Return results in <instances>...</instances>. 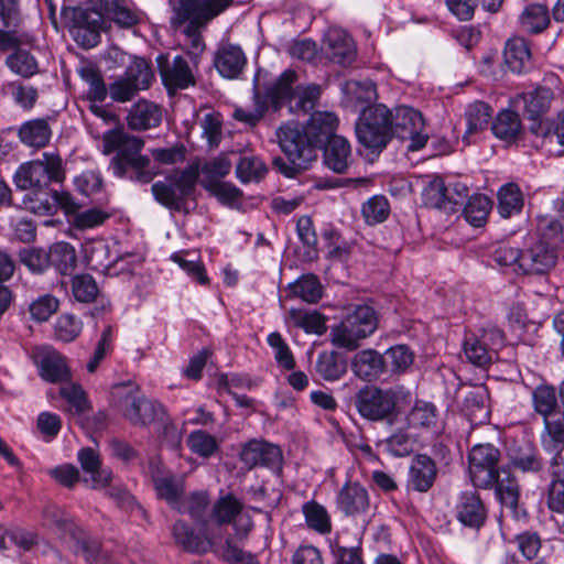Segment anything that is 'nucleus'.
I'll list each match as a JSON object with an SVG mask.
<instances>
[{
	"label": "nucleus",
	"instance_id": "ea45409f",
	"mask_svg": "<svg viewBox=\"0 0 564 564\" xmlns=\"http://www.w3.org/2000/svg\"><path fill=\"white\" fill-rule=\"evenodd\" d=\"M74 539L76 540L75 553L87 564H113L109 552L104 550L96 539L85 536L82 531Z\"/></svg>",
	"mask_w": 564,
	"mask_h": 564
},
{
	"label": "nucleus",
	"instance_id": "b1692460",
	"mask_svg": "<svg viewBox=\"0 0 564 564\" xmlns=\"http://www.w3.org/2000/svg\"><path fill=\"white\" fill-rule=\"evenodd\" d=\"M436 476L435 462L427 455H416L411 460L406 487L417 492H426L432 488Z\"/></svg>",
	"mask_w": 564,
	"mask_h": 564
},
{
	"label": "nucleus",
	"instance_id": "a19ab883",
	"mask_svg": "<svg viewBox=\"0 0 564 564\" xmlns=\"http://www.w3.org/2000/svg\"><path fill=\"white\" fill-rule=\"evenodd\" d=\"M52 135L48 122L45 119H34L24 122L19 129V138L22 143L33 147H45Z\"/></svg>",
	"mask_w": 564,
	"mask_h": 564
},
{
	"label": "nucleus",
	"instance_id": "6e6552de",
	"mask_svg": "<svg viewBox=\"0 0 564 564\" xmlns=\"http://www.w3.org/2000/svg\"><path fill=\"white\" fill-rule=\"evenodd\" d=\"M198 174L193 169H185L166 177V182H156L151 186V192L158 203L164 207L182 212L185 209L186 199L194 193Z\"/></svg>",
	"mask_w": 564,
	"mask_h": 564
},
{
	"label": "nucleus",
	"instance_id": "3c124183",
	"mask_svg": "<svg viewBox=\"0 0 564 564\" xmlns=\"http://www.w3.org/2000/svg\"><path fill=\"white\" fill-rule=\"evenodd\" d=\"M491 200L485 195L471 196L464 208V216L468 224L474 227H481L487 223Z\"/></svg>",
	"mask_w": 564,
	"mask_h": 564
},
{
	"label": "nucleus",
	"instance_id": "f03ea898",
	"mask_svg": "<svg viewBox=\"0 0 564 564\" xmlns=\"http://www.w3.org/2000/svg\"><path fill=\"white\" fill-rule=\"evenodd\" d=\"M411 393L402 386L380 388L365 386L354 397L358 414L370 422L393 424L400 414V406L410 401Z\"/></svg>",
	"mask_w": 564,
	"mask_h": 564
},
{
	"label": "nucleus",
	"instance_id": "e433bc0d",
	"mask_svg": "<svg viewBox=\"0 0 564 564\" xmlns=\"http://www.w3.org/2000/svg\"><path fill=\"white\" fill-rule=\"evenodd\" d=\"M243 502L234 494L220 495L212 507L210 518L218 524H231L241 514Z\"/></svg>",
	"mask_w": 564,
	"mask_h": 564
},
{
	"label": "nucleus",
	"instance_id": "e2e57ef3",
	"mask_svg": "<svg viewBox=\"0 0 564 564\" xmlns=\"http://www.w3.org/2000/svg\"><path fill=\"white\" fill-rule=\"evenodd\" d=\"M436 419L435 405L426 401H416L408 414V423L413 427H431Z\"/></svg>",
	"mask_w": 564,
	"mask_h": 564
},
{
	"label": "nucleus",
	"instance_id": "dca6fc26",
	"mask_svg": "<svg viewBox=\"0 0 564 564\" xmlns=\"http://www.w3.org/2000/svg\"><path fill=\"white\" fill-rule=\"evenodd\" d=\"M520 262L518 275H543L555 267L557 252L535 240L525 250H522Z\"/></svg>",
	"mask_w": 564,
	"mask_h": 564
},
{
	"label": "nucleus",
	"instance_id": "bf43d9fd",
	"mask_svg": "<svg viewBox=\"0 0 564 564\" xmlns=\"http://www.w3.org/2000/svg\"><path fill=\"white\" fill-rule=\"evenodd\" d=\"M538 242L557 252L563 243V226L558 220L543 218L538 226Z\"/></svg>",
	"mask_w": 564,
	"mask_h": 564
},
{
	"label": "nucleus",
	"instance_id": "37998d69",
	"mask_svg": "<svg viewBox=\"0 0 564 564\" xmlns=\"http://www.w3.org/2000/svg\"><path fill=\"white\" fill-rule=\"evenodd\" d=\"M550 23V15L546 6L529 4L520 15V24L528 33H541Z\"/></svg>",
	"mask_w": 564,
	"mask_h": 564
},
{
	"label": "nucleus",
	"instance_id": "603ef678",
	"mask_svg": "<svg viewBox=\"0 0 564 564\" xmlns=\"http://www.w3.org/2000/svg\"><path fill=\"white\" fill-rule=\"evenodd\" d=\"M532 403L534 411L545 420L557 413V392L553 387L539 386L532 392Z\"/></svg>",
	"mask_w": 564,
	"mask_h": 564
},
{
	"label": "nucleus",
	"instance_id": "49530a36",
	"mask_svg": "<svg viewBox=\"0 0 564 564\" xmlns=\"http://www.w3.org/2000/svg\"><path fill=\"white\" fill-rule=\"evenodd\" d=\"M463 350L469 362L477 367H486L496 356L481 337L469 336L464 340Z\"/></svg>",
	"mask_w": 564,
	"mask_h": 564
},
{
	"label": "nucleus",
	"instance_id": "a18cd8bd",
	"mask_svg": "<svg viewBox=\"0 0 564 564\" xmlns=\"http://www.w3.org/2000/svg\"><path fill=\"white\" fill-rule=\"evenodd\" d=\"M78 75L89 87L88 98L102 102L108 95V87L100 70L93 64H85L78 68Z\"/></svg>",
	"mask_w": 564,
	"mask_h": 564
},
{
	"label": "nucleus",
	"instance_id": "052dcab7",
	"mask_svg": "<svg viewBox=\"0 0 564 564\" xmlns=\"http://www.w3.org/2000/svg\"><path fill=\"white\" fill-rule=\"evenodd\" d=\"M522 250L508 243L497 246L491 252L492 261L500 268L518 275Z\"/></svg>",
	"mask_w": 564,
	"mask_h": 564
},
{
	"label": "nucleus",
	"instance_id": "72a5a7b5",
	"mask_svg": "<svg viewBox=\"0 0 564 564\" xmlns=\"http://www.w3.org/2000/svg\"><path fill=\"white\" fill-rule=\"evenodd\" d=\"M503 57L508 69L516 74L525 72L531 65V52L523 37L508 40Z\"/></svg>",
	"mask_w": 564,
	"mask_h": 564
},
{
	"label": "nucleus",
	"instance_id": "aec40b11",
	"mask_svg": "<svg viewBox=\"0 0 564 564\" xmlns=\"http://www.w3.org/2000/svg\"><path fill=\"white\" fill-rule=\"evenodd\" d=\"M231 4L232 0H178L176 14L181 22L193 19L207 24Z\"/></svg>",
	"mask_w": 564,
	"mask_h": 564
},
{
	"label": "nucleus",
	"instance_id": "9b49d317",
	"mask_svg": "<svg viewBox=\"0 0 564 564\" xmlns=\"http://www.w3.org/2000/svg\"><path fill=\"white\" fill-rule=\"evenodd\" d=\"M391 133L401 140H409V151H419L425 147L427 135L424 133V119L417 110L411 107H398L394 111L389 109Z\"/></svg>",
	"mask_w": 564,
	"mask_h": 564
},
{
	"label": "nucleus",
	"instance_id": "20e7f679",
	"mask_svg": "<svg viewBox=\"0 0 564 564\" xmlns=\"http://www.w3.org/2000/svg\"><path fill=\"white\" fill-rule=\"evenodd\" d=\"M297 74L292 69H285L275 83L268 87V97L274 111H279L284 105H289L291 112L311 111L321 95L317 85H310L302 89H295L294 84Z\"/></svg>",
	"mask_w": 564,
	"mask_h": 564
},
{
	"label": "nucleus",
	"instance_id": "7c9ffc66",
	"mask_svg": "<svg viewBox=\"0 0 564 564\" xmlns=\"http://www.w3.org/2000/svg\"><path fill=\"white\" fill-rule=\"evenodd\" d=\"M322 147L324 164L335 173H345L351 156L349 142L340 135H335Z\"/></svg>",
	"mask_w": 564,
	"mask_h": 564
},
{
	"label": "nucleus",
	"instance_id": "7ed1b4c3",
	"mask_svg": "<svg viewBox=\"0 0 564 564\" xmlns=\"http://www.w3.org/2000/svg\"><path fill=\"white\" fill-rule=\"evenodd\" d=\"M378 327V315L369 305H355L330 332L332 343L347 350H355L360 341Z\"/></svg>",
	"mask_w": 564,
	"mask_h": 564
},
{
	"label": "nucleus",
	"instance_id": "13d9d810",
	"mask_svg": "<svg viewBox=\"0 0 564 564\" xmlns=\"http://www.w3.org/2000/svg\"><path fill=\"white\" fill-rule=\"evenodd\" d=\"M498 209L502 217H510L521 210L523 200L522 194L516 184L502 186L498 193Z\"/></svg>",
	"mask_w": 564,
	"mask_h": 564
},
{
	"label": "nucleus",
	"instance_id": "473e14b6",
	"mask_svg": "<svg viewBox=\"0 0 564 564\" xmlns=\"http://www.w3.org/2000/svg\"><path fill=\"white\" fill-rule=\"evenodd\" d=\"M214 64L223 77L236 78L246 65V56L239 46L228 44L217 51Z\"/></svg>",
	"mask_w": 564,
	"mask_h": 564
},
{
	"label": "nucleus",
	"instance_id": "a878e982",
	"mask_svg": "<svg viewBox=\"0 0 564 564\" xmlns=\"http://www.w3.org/2000/svg\"><path fill=\"white\" fill-rule=\"evenodd\" d=\"M458 521L465 527L480 529L487 519V509L475 491L462 492L456 505Z\"/></svg>",
	"mask_w": 564,
	"mask_h": 564
},
{
	"label": "nucleus",
	"instance_id": "79ce46f5",
	"mask_svg": "<svg viewBox=\"0 0 564 564\" xmlns=\"http://www.w3.org/2000/svg\"><path fill=\"white\" fill-rule=\"evenodd\" d=\"M253 101L254 109L246 110L242 108H237L234 111V118L238 121H241L250 127H254L264 116L268 110L270 99L268 97V88L265 89L264 96L260 94L258 87V77H254L253 80Z\"/></svg>",
	"mask_w": 564,
	"mask_h": 564
},
{
	"label": "nucleus",
	"instance_id": "de8ad7c7",
	"mask_svg": "<svg viewBox=\"0 0 564 564\" xmlns=\"http://www.w3.org/2000/svg\"><path fill=\"white\" fill-rule=\"evenodd\" d=\"M43 517L45 524L58 533H69L75 538L82 531L74 523L72 516L56 506L46 507Z\"/></svg>",
	"mask_w": 564,
	"mask_h": 564
},
{
	"label": "nucleus",
	"instance_id": "f704fd0d",
	"mask_svg": "<svg viewBox=\"0 0 564 564\" xmlns=\"http://www.w3.org/2000/svg\"><path fill=\"white\" fill-rule=\"evenodd\" d=\"M317 375L325 381H337L347 371L346 357L337 351H322L315 362Z\"/></svg>",
	"mask_w": 564,
	"mask_h": 564
},
{
	"label": "nucleus",
	"instance_id": "bb28decb",
	"mask_svg": "<svg viewBox=\"0 0 564 564\" xmlns=\"http://www.w3.org/2000/svg\"><path fill=\"white\" fill-rule=\"evenodd\" d=\"M78 462L82 469L89 475L83 478V482L93 489L107 487L112 479L110 469L101 468V459L99 454L90 448L85 447L78 452Z\"/></svg>",
	"mask_w": 564,
	"mask_h": 564
},
{
	"label": "nucleus",
	"instance_id": "338daca9",
	"mask_svg": "<svg viewBox=\"0 0 564 564\" xmlns=\"http://www.w3.org/2000/svg\"><path fill=\"white\" fill-rule=\"evenodd\" d=\"M423 199L426 206L448 213L447 188L442 178L435 177L425 186Z\"/></svg>",
	"mask_w": 564,
	"mask_h": 564
},
{
	"label": "nucleus",
	"instance_id": "4468645a",
	"mask_svg": "<svg viewBox=\"0 0 564 564\" xmlns=\"http://www.w3.org/2000/svg\"><path fill=\"white\" fill-rule=\"evenodd\" d=\"M239 458L248 469L265 467L278 476L282 474V451L278 445L267 441L250 440L245 443L240 449Z\"/></svg>",
	"mask_w": 564,
	"mask_h": 564
},
{
	"label": "nucleus",
	"instance_id": "423d86ee",
	"mask_svg": "<svg viewBox=\"0 0 564 564\" xmlns=\"http://www.w3.org/2000/svg\"><path fill=\"white\" fill-rule=\"evenodd\" d=\"M355 130L362 147L371 152H381L392 138L389 109L381 104L364 108Z\"/></svg>",
	"mask_w": 564,
	"mask_h": 564
},
{
	"label": "nucleus",
	"instance_id": "c9c22d12",
	"mask_svg": "<svg viewBox=\"0 0 564 564\" xmlns=\"http://www.w3.org/2000/svg\"><path fill=\"white\" fill-rule=\"evenodd\" d=\"M23 44L10 47L12 51L4 61L6 66L15 75L30 78L39 73V62L33 54L22 48Z\"/></svg>",
	"mask_w": 564,
	"mask_h": 564
},
{
	"label": "nucleus",
	"instance_id": "69168bd1",
	"mask_svg": "<svg viewBox=\"0 0 564 564\" xmlns=\"http://www.w3.org/2000/svg\"><path fill=\"white\" fill-rule=\"evenodd\" d=\"M492 117L491 107L484 101L469 105L466 111L467 133H475L485 129Z\"/></svg>",
	"mask_w": 564,
	"mask_h": 564
},
{
	"label": "nucleus",
	"instance_id": "4be33fe9",
	"mask_svg": "<svg viewBox=\"0 0 564 564\" xmlns=\"http://www.w3.org/2000/svg\"><path fill=\"white\" fill-rule=\"evenodd\" d=\"M524 116L532 121L531 131L535 134L542 132V118L547 112L553 100V91L547 87H538L522 95Z\"/></svg>",
	"mask_w": 564,
	"mask_h": 564
},
{
	"label": "nucleus",
	"instance_id": "f257e3e1",
	"mask_svg": "<svg viewBox=\"0 0 564 564\" xmlns=\"http://www.w3.org/2000/svg\"><path fill=\"white\" fill-rule=\"evenodd\" d=\"M144 142L141 138L131 135L122 129H112L102 137V152L117 154L111 160L113 172L119 177L148 184L155 174L148 170L150 160L141 154Z\"/></svg>",
	"mask_w": 564,
	"mask_h": 564
},
{
	"label": "nucleus",
	"instance_id": "5fc2aeb1",
	"mask_svg": "<svg viewBox=\"0 0 564 564\" xmlns=\"http://www.w3.org/2000/svg\"><path fill=\"white\" fill-rule=\"evenodd\" d=\"M512 466L522 473L539 474L544 470V462L539 452L531 446L510 455Z\"/></svg>",
	"mask_w": 564,
	"mask_h": 564
},
{
	"label": "nucleus",
	"instance_id": "774afa93",
	"mask_svg": "<svg viewBox=\"0 0 564 564\" xmlns=\"http://www.w3.org/2000/svg\"><path fill=\"white\" fill-rule=\"evenodd\" d=\"M361 212L368 225H377L387 219L390 206L384 196L376 195L364 203Z\"/></svg>",
	"mask_w": 564,
	"mask_h": 564
},
{
	"label": "nucleus",
	"instance_id": "2f4dec72",
	"mask_svg": "<svg viewBox=\"0 0 564 564\" xmlns=\"http://www.w3.org/2000/svg\"><path fill=\"white\" fill-rule=\"evenodd\" d=\"M162 113L160 108L148 100L141 99L132 105L127 116V123L130 129L141 131L158 127Z\"/></svg>",
	"mask_w": 564,
	"mask_h": 564
},
{
	"label": "nucleus",
	"instance_id": "6ab92c4d",
	"mask_svg": "<svg viewBox=\"0 0 564 564\" xmlns=\"http://www.w3.org/2000/svg\"><path fill=\"white\" fill-rule=\"evenodd\" d=\"M495 492L502 507L517 521H525L528 512L519 505L520 488L514 477L507 469L495 476Z\"/></svg>",
	"mask_w": 564,
	"mask_h": 564
},
{
	"label": "nucleus",
	"instance_id": "1a4fd4ad",
	"mask_svg": "<svg viewBox=\"0 0 564 564\" xmlns=\"http://www.w3.org/2000/svg\"><path fill=\"white\" fill-rule=\"evenodd\" d=\"M500 451L492 444H477L468 454L469 477L477 488L489 489L494 487L495 476L499 475Z\"/></svg>",
	"mask_w": 564,
	"mask_h": 564
},
{
	"label": "nucleus",
	"instance_id": "f3484780",
	"mask_svg": "<svg viewBox=\"0 0 564 564\" xmlns=\"http://www.w3.org/2000/svg\"><path fill=\"white\" fill-rule=\"evenodd\" d=\"M322 51L334 64L349 66L357 56L355 42L346 31L333 28L324 36Z\"/></svg>",
	"mask_w": 564,
	"mask_h": 564
},
{
	"label": "nucleus",
	"instance_id": "2eb2a0df",
	"mask_svg": "<svg viewBox=\"0 0 564 564\" xmlns=\"http://www.w3.org/2000/svg\"><path fill=\"white\" fill-rule=\"evenodd\" d=\"M32 358L42 379L48 382H64L70 377L65 358L52 346H39Z\"/></svg>",
	"mask_w": 564,
	"mask_h": 564
},
{
	"label": "nucleus",
	"instance_id": "cd10ccee",
	"mask_svg": "<svg viewBox=\"0 0 564 564\" xmlns=\"http://www.w3.org/2000/svg\"><path fill=\"white\" fill-rule=\"evenodd\" d=\"M386 367L384 356L373 349L358 351L351 361L352 372L366 381L377 380L386 372Z\"/></svg>",
	"mask_w": 564,
	"mask_h": 564
},
{
	"label": "nucleus",
	"instance_id": "c03bdc74",
	"mask_svg": "<svg viewBox=\"0 0 564 564\" xmlns=\"http://www.w3.org/2000/svg\"><path fill=\"white\" fill-rule=\"evenodd\" d=\"M208 505V494L206 491H195L189 496L184 495L175 510L188 514L196 523L204 524Z\"/></svg>",
	"mask_w": 564,
	"mask_h": 564
},
{
	"label": "nucleus",
	"instance_id": "6e6d98bb",
	"mask_svg": "<svg viewBox=\"0 0 564 564\" xmlns=\"http://www.w3.org/2000/svg\"><path fill=\"white\" fill-rule=\"evenodd\" d=\"M268 172L265 163L258 156H242L236 166V175L241 183L260 181Z\"/></svg>",
	"mask_w": 564,
	"mask_h": 564
},
{
	"label": "nucleus",
	"instance_id": "4d7b16f0",
	"mask_svg": "<svg viewBox=\"0 0 564 564\" xmlns=\"http://www.w3.org/2000/svg\"><path fill=\"white\" fill-rule=\"evenodd\" d=\"M294 295L307 303H316L323 294V288L314 274H304L291 285Z\"/></svg>",
	"mask_w": 564,
	"mask_h": 564
},
{
	"label": "nucleus",
	"instance_id": "5701e85b",
	"mask_svg": "<svg viewBox=\"0 0 564 564\" xmlns=\"http://www.w3.org/2000/svg\"><path fill=\"white\" fill-rule=\"evenodd\" d=\"M337 508L348 517L365 514L370 507L367 489L358 482H347L336 498Z\"/></svg>",
	"mask_w": 564,
	"mask_h": 564
},
{
	"label": "nucleus",
	"instance_id": "39448f33",
	"mask_svg": "<svg viewBox=\"0 0 564 564\" xmlns=\"http://www.w3.org/2000/svg\"><path fill=\"white\" fill-rule=\"evenodd\" d=\"M64 180L63 161L55 152H44L40 159L23 163L14 174L17 187L23 191L48 187Z\"/></svg>",
	"mask_w": 564,
	"mask_h": 564
},
{
	"label": "nucleus",
	"instance_id": "8fccbe9b",
	"mask_svg": "<svg viewBox=\"0 0 564 564\" xmlns=\"http://www.w3.org/2000/svg\"><path fill=\"white\" fill-rule=\"evenodd\" d=\"M494 134L501 140H513L520 133L519 116L511 110L499 112L491 126Z\"/></svg>",
	"mask_w": 564,
	"mask_h": 564
},
{
	"label": "nucleus",
	"instance_id": "4c0bfd02",
	"mask_svg": "<svg viewBox=\"0 0 564 564\" xmlns=\"http://www.w3.org/2000/svg\"><path fill=\"white\" fill-rule=\"evenodd\" d=\"M30 189L31 192L23 197V208L41 216L55 215L56 198H54V191L48 189V187Z\"/></svg>",
	"mask_w": 564,
	"mask_h": 564
},
{
	"label": "nucleus",
	"instance_id": "f8f14e48",
	"mask_svg": "<svg viewBox=\"0 0 564 564\" xmlns=\"http://www.w3.org/2000/svg\"><path fill=\"white\" fill-rule=\"evenodd\" d=\"M63 13L69 20V30L75 42L91 48L100 41V30L104 24L102 14L94 9L68 8Z\"/></svg>",
	"mask_w": 564,
	"mask_h": 564
},
{
	"label": "nucleus",
	"instance_id": "864d4df0",
	"mask_svg": "<svg viewBox=\"0 0 564 564\" xmlns=\"http://www.w3.org/2000/svg\"><path fill=\"white\" fill-rule=\"evenodd\" d=\"M296 231L303 246L306 248L303 259L305 261H315L318 258L317 236L314 230L313 220L310 216H302L297 219Z\"/></svg>",
	"mask_w": 564,
	"mask_h": 564
},
{
	"label": "nucleus",
	"instance_id": "412c9836",
	"mask_svg": "<svg viewBox=\"0 0 564 564\" xmlns=\"http://www.w3.org/2000/svg\"><path fill=\"white\" fill-rule=\"evenodd\" d=\"M150 475L158 498L166 501L175 509L185 492L183 479L174 474L162 471L156 462L150 463Z\"/></svg>",
	"mask_w": 564,
	"mask_h": 564
},
{
	"label": "nucleus",
	"instance_id": "a211bd4d",
	"mask_svg": "<svg viewBox=\"0 0 564 564\" xmlns=\"http://www.w3.org/2000/svg\"><path fill=\"white\" fill-rule=\"evenodd\" d=\"M156 63L162 82L169 90L185 89L195 84L194 75L182 56L170 61L167 55H159Z\"/></svg>",
	"mask_w": 564,
	"mask_h": 564
},
{
	"label": "nucleus",
	"instance_id": "09e8293b",
	"mask_svg": "<svg viewBox=\"0 0 564 564\" xmlns=\"http://www.w3.org/2000/svg\"><path fill=\"white\" fill-rule=\"evenodd\" d=\"M121 76L140 90L148 89L153 80L151 66L142 57H134Z\"/></svg>",
	"mask_w": 564,
	"mask_h": 564
},
{
	"label": "nucleus",
	"instance_id": "0e129e2a",
	"mask_svg": "<svg viewBox=\"0 0 564 564\" xmlns=\"http://www.w3.org/2000/svg\"><path fill=\"white\" fill-rule=\"evenodd\" d=\"M289 314L294 325L307 333L322 335L326 330L325 317L317 312H303L291 308Z\"/></svg>",
	"mask_w": 564,
	"mask_h": 564
},
{
	"label": "nucleus",
	"instance_id": "0eeeda50",
	"mask_svg": "<svg viewBox=\"0 0 564 564\" xmlns=\"http://www.w3.org/2000/svg\"><path fill=\"white\" fill-rule=\"evenodd\" d=\"M113 393L123 416L133 425H148L164 414L163 405L147 399L134 384H120Z\"/></svg>",
	"mask_w": 564,
	"mask_h": 564
},
{
	"label": "nucleus",
	"instance_id": "9d476101",
	"mask_svg": "<svg viewBox=\"0 0 564 564\" xmlns=\"http://www.w3.org/2000/svg\"><path fill=\"white\" fill-rule=\"evenodd\" d=\"M276 138L281 150L289 160H293L300 167H310L316 160L317 151L307 135L304 127L296 123H286L276 131Z\"/></svg>",
	"mask_w": 564,
	"mask_h": 564
},
{
	"label": "nucleus",
	"instance_id": "58836bf2",
	"mask_svg": "<svg viewBox=\"0 0 564 564\" xmlns=\"http://www.w3.org/2000/svg\"><path fill=\"white\" fill-rule=\"evenodd\" d=\"M48 265L62 275L70 274L76 268V251L68 242L53 243L48 249Z\"/></svg>",
	"mask_w": 564,
	"mask_h": 564
},
{
	"label": "nucleus",
	"instance_id": "c85d7f7f",
	"mask_svg": "<svg viewBox=\"0 0 564 564\" xmlns=\"http://www.w3.org/2000/svg\"><path fill=\"white\" fill-rule=\"evenodd\" d=\"M337 124L338 118L333 112L319 111L311 116L304 129L315 150L336 135Z\"/></svg>",
	"mask_w": 564,
	"mask_h": 564
},
{
	"label": "nucleus",
	"instance_id": "680f3d73",
	"mask_svg": "<svg viewBox=\"0 0 564 564\" xmlns=\"http://www.w3.org/2000/svg\"><path fill=\"white\" fill-rule=\"evenodd\" d=\"M303 513L305 516V520L307 525L319 532V533H328L332 529L329 516L326 509L312 500L303 505Z\"/></svg>",
	"mask_w": 564,
	"mask_h": 564
},
{
	"label": "nucleus",
	"instance_id": "ddd939ff",
	"mask_svg": "<svg viewBox=\"0 0 564 564\" xmlns=\"http://www.w3.org/2000/svg\"><path fill=\"white\" fill-rule=\"evenodd\" d=\"M0 52L19 44H31L34 37L22 30L23 18L19 0H0Z\"/></svg>",
	"mask_w": 564,
	"mask_h": 564
},
{
	"label": "nucleus",
	"instance_id": "c756f323",
	"mask_svg": "<svg viewBox=\"0 0 564 564\" xmlns=\"http://www.w3.org/2000/svg\"><path fill=\"white\" fill-rule=\"evenodd\" d=\"M172 535L175 543L189 553L205 554L213 546V542L208 536L196 533L194 529L183 520H178L174 523Z\"/></svg>",
	"mask_w": 564,
	"mask_h": 564
},
{
	"label": "nucleus",
	"instance_id": "393cba45",
	"mask_svg": "<svg viewBox=\"0 0 564 564\" xmlns=\"http://www.w3.org/2000/svg\"><path fill=\"white\" fill-rule=\"evenodd\" d=\"M541 444L543 451L550 455L549 460H564V412L554 413L544 420Z\"/></svg>",
	"mask_w": 564,
	"mask_h": 564
}]
</instances>
